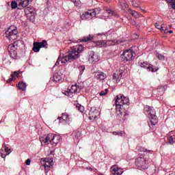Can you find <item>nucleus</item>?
<instances>
[{
  "mask_svg": "<svg viewBox=\"0 0 175 175\" xmlns=\"http://www.w3.org/2000/svg\"><path fill=\"white\" fill-rule=\"evenodd\" d=\"M99 111L96 109V107H92L89 112L90 120H96L99 117Z\"/></svg>",
  "mask_w": 175,
  "mask_h": 175,
  "instance_id": "11",
  "label": "nucleus"
},
{
  "mask_svg": "<svg viewBox=\"0 0 175 175\" xmlns=\"http://www.w3.org/2000/svg\"><path fill=\"white\" fill-rule=\"evenodd\" d=\"M54 165V163L53 162V159H45V163L44 164V166L45 169H50L51 166Z\"/></svg>",
  "mask_w": 175,
  "mask_h": 175,
  "instance_id": "18",
  "label": "nucleus"
},
{
  "mask_svg": "<svg viewBox=\"0 0 175 175\" xmlns=\"http://www.w3.org/2000/svg\"><path fill=\"white\" fill-rule=\"evenodd\" d=\"M106 1V2H110V0H105Z\"/></svg>",
  "mask_w": 175,
  "mask_h": 175,
  "instance_id": "55",
  "label": "nucleus"
},
{
  "mask_svg": "<svg viewBox=\"0 0 175 175\" xmlns=\"http://www.w3.org/2000/svg\"><path fill=\"white\" fill-rule=\"evenodd\" d=\"M113 135H115L116 136L118 135V136H122L123 132L122 131H113Z\"/></svg>",
  "mask_w": 175,
  "mask_h": 175,
  "instance_id": "42",
  "label": "nucleus"
},
{
  "mask_svg": "<svg viewBox=\"0 0 175 175\" xmlns=\"http://www.w3.org/2000/svg\"><path fill=\"white\" fill-rule=\"evenodd\" d=\"M122 71H116L113 75V79L116 80V83H120L121 81V78L122 77Z\"/></svg>",
  "mask_w": 175,
  "mask_h": 175,
  "instance_id": "16",
  "label": "nucleus"
},
{
  "mask_svg": "<svg viewBox=\"0 0 175 175\" xmlns=\"http://www.w3.org/2000/svg\"><path fill=\"white\" fill-rule=\"evenodd\" d=\"M122 103L124 105H127L129 106V98L128 97H125L124 95L122 94Z\"/></svg>",
  "mask_w": 175,
  "mask_h": 175,
  "instance_id": "30",
  "label": "nucleus"
},
{
  "mask_svg": "<svg viewBox=\"0 0 175 175\" xmlns=\"http://www.w3.org/2000/svg\"><path fill=\"white\" fill-rule=\"evenodd\" d=\"M76 107L77 109H78L79 111H81V113H83V111H84V107H83L81 105L77 104Z\"/></svg>",
  "mask_w": 175,
  "mask_h": 175,
  "instance_id": "37",
  "label": "nucleus"
},
{
  "mask_svg": "<svg viewBox=\"0 0 175 175\" xmlns=\"http://www.w3.org/2000/svg\"><path fill=\"white\" fill-rule=\"evenodd\" d=\"M10 153L7 154H3L2 152H0V155L1 157V158H6L7 155H9Z\"/></svg>",
  "mask_w": 175,
  "mask_h": 175,
  "instance_id": "50",
  "label": "nucleus"
},
{
  "mask_svg": "<svg viewBox=\"0 0 175 175\" xmlns=\"http://www.w3.org/2000/svg\"><path fill=\"white\" fill-rule=\"evenodd\" d=\"M61 117L66 122H69L70 121L69 118V115L66 113H62Z\"/></svg>",
  "mask_w": 175,
  "mask_h": 175,
  "instance_id": "33",
  "label": "nucleus"
},
{
  "mask_svg": "<svg viewBox=\"0 0 175 175\" xmlns=\"http://www.w3.org/2000/svg\"><path fill=\"white\" fill-rule=\"evenodd\" d=\"M94 36L89 35L88 37H83L81 40V42H90L91 40H94Z\"/></svg>",
  "mask_w": 175,
  "mask_h": 175,
  "instance_id": "28",
  "label": "nucleus"
},
{
  "mask_svg": "<svg viewBox=\"0 0 175 175\" xmlns=\"http://www.w3.org/2000/svg\"><path fill=\"white\" fill-rule=\"evenodd\" d=\"M80 135V133H76L75 137L79 139V136Z\"/></svg>",
  "mask_w": 175,
  "mask_h": 175,
  "instance_id": "51",
  "label": "nucleus"
},
{
  "mask_svg": "<svg viewBox=\"0 0 175 175\" xmlns=\"http://www.w3.org/2000/svg\"><path fill=\"white\" fill-rule=\"evenodd\" d=\"M84 88V86L79 85L77 84H75L74 85L71 86V91L72 94H79L81 90Z\"/></svg>",
  "mask_w": 175,
  "mask_h": 175,
  "instance_id": "15",
  "label": "nucleus"
},
{
  "mask_svg": "<svg viewBox=\"0 0 175 175\" xmlns=\"http://www.w3.org/2000/svg\"><path fill=\"white\" fill-rule=\"evenodd\" d=\"M167 140L169 144H173L175 143V135H170V134H169L167 136Z\"/></svg>",
  "mask_w": 175,
  "mask_h": 175,
  "instance_id": "27",
  "label": "nucleus"
},
{
  "mask_svg": "<svg viewBox=\"0 0 175 175\" xmlns=\"http://www.w3.org/2000/svg\"><path fill=\"white\" fill-rule=\"evenodd\" d=\"M170 175H175V173H172Z\"/></svg>",
  "mask_w": 175,
  "mask_h": 175,
  "instance_id": "57",
  "label": "nucleus"
},
{
  "mask_svg": "<svg viewBox=\"0 0 175 175\" xmlns=\"http://www.w3.org/2000/svg\"><path fill=\"white\" fill-rule=\"evenodd\" d=\"M63 94L66 95V96H70V95L73 94V92H72L71 90H68L67 91L63 92Z\"/></svg>",
  "mask_w": 175,
  "mask_h": 175,
  "instance_id": "35",
  "label": "nucleus"
},
{
  "mask_svg": "<svg viewBox=\"0 0 175 175\" xmlns=\"http://www.w3.org/2000/svg\"><path fill=\"white\" fill-rule=\"evenodd\" d=\"M144 111L145 114L148 116L150 120V124H152V125H157V123L158 122V119H157L155 109H154L152 107L146 105L144 107Z\"/></svg>",
  "mask_w": 175,
  "mask_h": 175,
  "instance_id": "4",
  "label": "nucleus"
},
{
  "mask_svg": "<svg viewBox=\"0 0 175 175\" xmlns=\"http://www.w3.org/2000/svg\"><path fill=\"white\" fill-rule=\"evenodd\" d=\"M92 12V14L93 15V17H95V16H96V14H99V13H100V8H95L94 10H90Z\"/></svg>",
  "mask_w": 175,
  "mask_h": 175,
  "instance_id": "32",
  "label": "nucleus"
},
{
  "mask_svg": "<svg viewBox=\"0 0 175 175\" xmlns=\"http://www.w3.org/2000/svg\"><path fill=\"white\" fill-rule=\"evenodd\" d=\"M19 43L20 41H16L13 44H10L8 46V53L11 58H13L14 59H16V58H17V48L18 47Z\"/></svg>",
  "mask_w": 175,
  "mask_h": 175,
  "instance_id": "6",
  "label": "nucleus"
},
{
  "mask_svg": "<svg viewBox=\"0 0 175 175\" xmlns=\"http://www.w3.org/2000/svg\"><path fill=\"white\" fill-rule=\"evenodd\" d=\"M167 3H170L172 9L175 10V0H165Z\"/></svg>",
  "mask_w": 175,
  "mask_h": 175,
  "instance_id": "34",
  "label": "nucleus"
},
{
  "mask_svg": "<svg viewBox=\"0 0 175 175\" xmlns=\"http://www.w3.org/2000/svg\"><path fill=\"white\" fill-rule=\"evenodd\" d=\"M3 148H4V151L5 152H12V149L8 148V146H6V145H5V144L3 145Z\"/></svg>",
  "mask_w": 175,
  "mask_h": 175,
  "instance_id": "41",
  "label": "nucleus"
},
{
  "mask_svg": "<svg viewBox=\"0 0 175 175\" xmlns=\"http://www.w3.org/2000/svg\"><path fill=\"white\" fill-rule=\"evenodd\" d=\"M59 140H61V137H59V135H55L52 139V146H53V147H55V146H57V144L59 143Z\"/></svg>",
  "mask_w": 175,
  "mask_h": 175,
  "instance_id": "19",
  "label": "nucleus"
},
{
  "mask_svg": "<svg viewBox=\"0 0 175 175\" xmlns=\"http://www.w3.org/2000/svg\"><path fill=\"white\" fill-rule=\"evenodd\" d=\"M93 17L94 14H92V11H91V10L87 11L81 16V18L82 20H90L91 18H93Z\"/></svg>",
  "mask_w": 175,
  "mask_h": 175,
  "instance_id": "14",
  "label": "nucleus"
},
{
  "mask_svg": "<svg viewBox=\"0 0 175 175\" xmlns=\"http://www.w3.org/2000/svg\"><path fill=\"white\" fill-rule=\"evenodd\" d=\"M111 172L113 175H121L124 173L122 169L120 168L117 165H113L111 167Z\"/></svg>",
  "mask_w": 175,
  "mask_h": 175,
  "instance_id": "12",
  "label": "nucleus"
},
{
  "mask_svg": "<svg viewBox=\"0 0 175 175\" xmlns=\"http://www.w3.org/2000/svg\"><path fill=\"white\" fill-rule=\"evenodd\" d=\"M108 92H109V90H107V89H105L104 91L102 90V91L100 92V96H105V95H107Z\"/></svg>",
  "mask_w": 175,
  "mask_h": 175,
  "instance_id": "40",
  "label": "nucleus"
},
{
  "mask_svg": "<svg viewBox=\"0 0 175 175\" xmlns=\"http://www.w3.org/2000/svg\"><path fill=\"white\" fill-rule=\"evenodd\" d=\"M141 10H142V12H144V13H146V10H142V9H141Z\"/></svg>",
  "mask_w": 175,
  "mask_h": 175,
  "instance_id": "54",
  "label": "nucleus"
},
{
  "mask_svg": "<svg viewBox=\"0 0 175 175\" xmlns=\"http://www.w3.org/2000/svg\"><path fill=\"white\" fill-rule=\"evenodd\" d=\"M25 14L33 16L35 14V10L32 8V6H29L25 9Z\"/></svg>",
  "mask_w": 175,
  "mask_h": 175,
  "instance_id": "20",
  "label": "nucleus"
},
{
  "mask_svg": "<svg viewBox=\"0 0 175 175\" xmlns=\"http://www.w3.org/2000/svg\"><path fill=\"white\" fill-rule=\"evenodd\" d=\"M57 120H59V124H66V122L62 117L57 118Z\"/></svg>",
  "mask_w": 175,
  "mask_h": 175,
  "instance_id": "45",
  "label": "nucleus"
},
{
  "mask_svg": "<svg viewBox=\"0 0 175 175\" xmlns=\"http://www.w3.org/2000/svg\"><path fill=\"white\" fill-rule=\"evenodd\" d=\"M62 58H61L60 57H58L57 62L55 64L54 66H58V65H59V62H62Z\"/></svg>",
  "mask_w": 175,
  "mask_h": 175,
  "instance_id": "44",
  "label": "nucleus"
},
{
  "mask_svg": "<svg viewBox=\"0 0 175 175\" xmlns=\"http://www.w3.org/2000/svg\"><path fill=\"white\" fill-rule=\"evenodd\" d=\"M170 28H172V25H170Z\"/></svg>",
  "mask_w": 175,
  "mask_h": 175,
  "instance_id": "58",
  "label": "nucleus"
},
{
  "mask_svg": "<svg viewBox=\"0 0 175 175\" xmlns=\"http://www.w3.org/2000/svg\"><path fill=\"white\" fill-rule=\"evenodd\" d=\"M88 58L90 62H92V64H95V62H98V61H99V55L93 51L88 52Z\"/></svg>",
  "mask_w": 175,
  "mask_h": 175,
  "instance_id": "10",
  "label": "nucleus"
},
{
  "mask_svg": "<svg viewBox=\"0 0 175 175\" xmlns=\"http://www.w3.org/2000/svg\"><path fill=\"white\" fill-rule=\"evenodd\" d=\"M17 33H18L17 29L14 26H11L5 31V36L9 40H16L17 39Z\"/></svg>",
  "mask_w": 175,
  "mask_h": 175,
  "instance_id": "7",
  "label": "nucleus"
},
{
  "mask_svg": "<svg viewBox=\"0 0 175 175\" xmlns=\"http://www.w3.org/2000/svg\"><path fill=\"white\" fill-rule=\"evenodd\" d=\"M135 164L137 167L140 170H146V169H148V159H147L143 154H138L135 159Z\"/></svg>",
  "mask_w": 175,
  "mask_h": 175,
  "instance_id": "3",
  "label": "nucleus"
},
{
  "mask_svg": "<svg viewBox=\"0 0 175 175\" xmlns=\"http://www.w3.org/2000/svg\"><path fill=\"white\" fill-rule=\"evenodd\" d=\"M115 103L118 116L120 118H122V120H127L129 115L126 113L125 109L122 108V106H124L122 103V94H119L116 96Z\"/></svg>",
  "mask_w": 175,
  "mask_h": 175,
  "instance_id": "2",
  "label": "nucleus"
},
{
  "mask_svg": "<svg viewBox=\"0 0 175 175\" xmlns=\"http://www.w3.org/2000/svg\"><path fill=\"white\" fill-rule=\"evenodd\" d=\"M33 51H34V53H39V51H40V46H39L38 42H33Z\"/></svg>",
  "mask_w": 175,
  "mask_h": 175,
  "instance_id": "23",
  "label": "nucleus"
},
{
  "mask_svg": "<svg viewBox=\"0 0 175 175\" xmlns=\"http://www.w3.org/2000/svg\"><path fill=\"white\" fill-rule=\"evenodd\" d=\"M62 79V77H61V75H59L57 73L53 75V80L56 83H58L59 81H61Z\"/></svg>",
  "mask_w": 175,
  "mask_h": 175,
  "instance_id": "31",
  "label": "nucleus"
},
{
  "mask_svg": "<svg viewBox=\"0 0 175 175\" xmlns=\"http://www.w3.org/2000/svg\"><path fill=\"white\" fill-rule=\"evenodd\" d=\"M135 55L136 53L132 49H126L123 52L121 57L123 61H131Z\"/></svg>",
  "mask_w": 175,
  "mask_h": 175,
  "instance_id": "8",
  "label": "nucleus"
},
{
  "mask_svg": "<svg viewBox=\"0 0 175 175\" xmlns=\"http://www.w3.org/2000/svg\"><path fill=\"white\" fill-rule=\"evenodd\" d=\"M139 151H141L142 152H150V154H152V150H147L144 147H141Z\"/></svg>",
  "mask_w": 175,
  "mask_h": 175,
  "instance_id": "36",
  "label": "nucleus"
},
{
  "mask_svg": "<svg viewBox=\"0 0 175 175\" xmlns=\"http://www.w3.org/2000/svg\"><path fill=\"white\" fill-rule=\"evenodd\" d=\"M104 10L107 13L109 16H116V12L113 10L110 9V7H104Z\"/></svg>",
  "mask_w": 175,
  "mask_h": 175,
  "instance_id": "21",
  "label": "nucleus"
},
{
  "mask_svg": "<svg viewBox=\"0 0 175 175\" xmlns=\"http://www.w3.org/2000/svg\"><path fill=\"white\" fill-rule=\"evenodd\" d=\"M168 33H173V31H172V30H170V31H169V30H168Z\"/></svg>",
  "mask_w": 175,
  "mask_h": 175,
  "instance_id": "52",
  "label": "nucleus"
},
{
  "mask_svg": "<svg viewBox=\"0 0 175 175\" xmlns=\"http://www.w3.org/2000/svg\"><path fill=\"white\" fill-rule=\"evenodd\" d=\"M96 78L98 80H105L106 77H107V75L103 72H96L95 73Z\"/></svg>",
  "mask_w": 175,
  "mask_h": 175,
  "instance_id": "17",
  "label": "nucleus"
},
{
  "mask_svg": "<svg viewBox=\"0 0 175 175\" xmlns=\"http://www.w3.org/2000/svg\"><path fill=\"white\" fill-rule=\"evenodd\" d=\"M38 44L40 46V49H48L49 47V44H47L46 40H43L42 42H38Z\"/></svg>",
  "mask_w": 175,
  "mask_h": 175,
  "instance_id": "22",
  "label": "nucleus"
},
{
  "mask_svg": "<svg viewBox=\"0 0 175 175\" xmlns=\"http://www.w3.org/2000/svg\"><path fill=\"white\" fill-rule=\"evenodd\" d=\"M133 8H139L142 5V0H131Z\"/></svg>",
  "mask_w": 175,
  "mask_h": 175,
  "instance_id": "24",
  "label": "nucleus"
},
{
  "mask_svg": "<svg viewBox=\"0 0 175 175\" xmlns=\"http://www.w3.org/2000/svg\"><path fill=\"white\" fill-rule=\"evenodd\" d=\"M12 80H14V75H11V78H10L9 79L7 80V83H12Z\"/></svg>",
  "mask_w": 175,
  "mask_h": 175,
  "instance_id": "48",
  "label": "nucleus"
},
{
  "mask_svg": "<svg viewBox=\"0 0 175 175\" xmlns=\"http://www.w3.org/2000/svg\"><path fill=\"white\" fill-rule=\"evenodd\" d=\"M95 44H96V46H98V47H106V44H107L105 41H96Z\"/></svg>",
  "mask_w": 175,
  "mask_h": 175,
  "instance_id": "29",
  "label": "nucleus"
},
{
  "mask_svg": "<svg viewBox=\"0 0 175 175\" xmlns=\"http://www.w3.org/2000/svg\"><path fill=\"white\" fill-rule=\"evenodd\" d=\"M140 66L141 68L146 69L148 72H157V70H154V68H152V64H150L147 62L141 63Z\"/></svg>",
  "mask_w": 175,
  "mask_h": 175,
  "instance_id": "13",
  "label": "nucleus"
},
{
  "mask_svg": "<svg viewBox=\"0 0 175 175\" xmlns=\"http://www.w3.org/2000/svg\"><path fill=\"white\" fill-rule=\"evenodd\" d=\"M33 0H16L12 1L11 2V8L12 9H19V10H23V9H25L27 6L29 5V2H32ZM18 2V3H17Z\"/></svg>",
  "mask_w": 175,
  "mask_h": 175,
  "instance_id": "5",
  "label": "nucleus"
},
{
  "mask_svg": "<svg viewBox=\"0 0 175 175\" xmlns=\"http://www.w3.org/2000/svg\"><path fill=\"white\" fill-rule=\"evenodd\" d=\"M154 25H155L156 28H157V29H160V31H162V29L163 28V25H161L159 23H155Z\"/></svg>",
  "mask_w": 175,
  "mask_h": 175,
  "instance_id": "43",
  "label": "nucleus"
},
{
  "mask_svg": "<svg viewBox=\"0 0 175 175\" xmlns=\"http://www.w3.org/2000/svg\"><path fill=\"white\" fill-rule=\"evenodd\" d=\"M157 58L160 61H165V56L162 54L157 53Z\"/></svg>",
  "mask_w": 175,
  "mask_h": 175,
  "instance_id": "39",
  "label": "nucleus"
},
{
  "mask_svg": "<svg viewBox=\"0 0 175 175\" xmlns=\"http://www.w3.org/2000/svg\"><path fill=\"white\" fill-rule=\"evenodd\" d=\"M71 1V2H74V3H75V2H76V0H70Z\"/></svg>",
  "mask_w": 175,
  "mask_h": 175,
  "instance_id": "53",
  "label": "nucleus"
},
{
  "mask_svg": "<svg viewBox=\"0 0 175 175\" xmlns=\"http://www.w3.org/2000/svg\"><path fill=\"white\" fill-rule=\"evenodd\" d=\"M85 70V67L84 66H79V75H83Z\"/></svg>",
  "mask_w": 175,
  "mask_h": 175,
  "instance_id": "38",
  "label": "nucleus"
},
{
  "mask_svg": "<svg viewBox=\"0 0 175 175\" xmlns=\"http://www.w3.org/2000/svg\"><path fill=\"white\" fill-rule=\"evenodd\" d=\"M129 13H130V14H131L132 16L135 17V18H139V12H137L135 10L129 9Z\"/></svg>",
  "mask_w": 175,
  "mask_h": 175,
  "instance_id": "26",
  "label": "nucleus"
},
{
  "mask_svg": "<svg viewBox=\"0 0 175 175\" xmlns=\"http://www.w3.org/2000/svg\"><path fill=\"white\" fill-rule=\"evenodd\" d=\"M55 135L53 133H49L46 137H40V140L42 144H45L46 146H48V144H50V143H53V139L54 138Z\"/></svg>",
  "mask_w": 175,
  "mask_h": 175,
  "instance_id": "9",
  "label": "nucleus"
},
{
  "mask_svg": "<svg viewBox=\"0 0 175 175\" xmlns=\"http://www.w3.org/2000/svg\"><path fill=\"white\" fill-rule=\"evenodd\" d=\"M16 87L19 89L21 90L22 91H25V88H27V84L24 82H20L18 83Z\"/></svg>",
  "mask_w": 175,
  "mask_h": 175,
  "instance_id": "25",
  "label": "nucleus"
},
{
  "mask_svg": "<svg viewBox=\"0 0 175 175\" xmlns=\"http://www.w3.org/2000/svg\"><path fill=\"white\" fill-rule=\"evenodd\" d=\"M161 32H164V33H169V30L167 29V28L163 26V29H161Z\"/></svg>",
  "mask_w": 175,
  "mask_h": 175,
  "instance_id": "46",
  "label": "nucleus"
},
{
  "mask_svg": "<svg viewBox=\"0 0 175 175\" xmlns=\"http://www.w3.org/2000/svg\"><path fill=\"white\" fill-rule=\"evenodd\" d=\"M85 50V48L81 44L72 46L68 51V55H66L62 58V64H66V62H72L80 58V53Z\"/></svg>",
  "mask_w": 175,
  "mask_h": 175,
  "instance_id": "1",
  "label": "nucleus"
},
{
  "mask_svg": "<svg viewBox=\"0 0 175 175\" xmlns=\"http://www.w3.org/2000/svg\"><path fill=\"white\" fill-rule=\"evenodd\" d=\"M25 165H27V166H29V165H31V159H27L25 161Z\"/></svg>",
  "mask_w": 175,
  "mask_h": 175,
  "instance_id": "49",
  "label": "nucleus"
},
{
  "mask_svg": "<svg viewBox=\"0 0 175 175\" xmlns=\"http://www.w3.org/2000/svg\"><path fill=\"white\" fill-rule=\"evenodd\" d=\"M11 75H14V79L15 77H20V74L17 71L14 72V73Z\"/></svg>",
  "mask_w": 175,
  "mask_h": 175,
  "instance_id": "47",
  "label": "nucleus"
},
{
  "mask_svg": "<svg viewBox=\"0 0 175 175\" xmlns=\"http://www.w3.org/2000/svg\"><path fill=\"white\" fill-rule=\"evenodd\" d=\"M99 35H105L103 33H98V36Z\"/></svg>",
  "mask_w": 175,
  "mask_h": 175,
  "instance_id": "56",
  "label": "nucleus"
}]
</instances>
